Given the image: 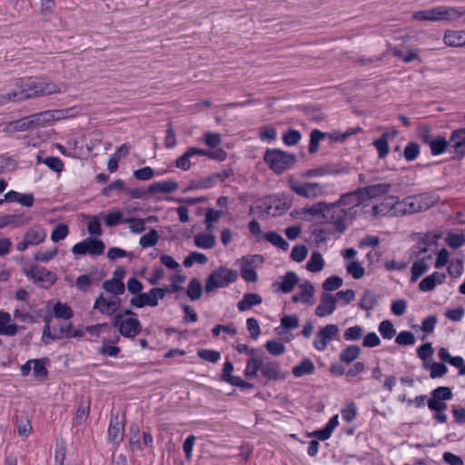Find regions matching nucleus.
<instances>
[{
  "label": "nucleus",
  "mask_w": 465,
  "mask_h": 465,
  "mask_svg": "<svg viewBox=\"0 0 465 465\" xmlns=\"http://www.w3.org/2000/svg\"><path fill=\"white\" fill-rule=\"evenodd\" d=\"M41 79H18L15 88L12 91L0 92V104L8 103H19L26 99L41 97Z\"/></svg>",
  "instance_id": "1"
},
{
  "label": "nucleus",
  "mask_w": 465,
  "mask_h": 465,
  "mask_svg": "<svg viewBox=\"0 0 465 465\" xmlns=\"http://www.w3.org/2000/svg\"><path fill=\"white\" fill-rule=\"evenodd\" d=\"M465 15V7L439 5L436 7L416 11L412 14V19L417 21H456Z\"/></svg>",
  "instance_id": "2"
},
{
  "label": "nucleus",
  "mask_w": 465,
  "mask_h": 465,
  "mask_svg": "<svg viewBox=\"0 0 465 465\" xmlns=\"http://www.w3.org/2000/svg\"><path fill=\"white\" fill-rule=\"evenodd\" d=\"M378 195V186L371 185L365 188L358 189L354 192L344 193L337 201V203L344 208L351 217H355L358 213V208L361 205H367L366 202Z\"/></svg>",
  "instance_id": "3"
},
{
  "label": "nucleus",
  "mask_w": 465,
  "mask_h": 465,
  "mask_svg": "<svg viewBox=\"0 0 465 465\" xmlns=\"http://www.w3.org/2000/svg\"><path fill=\"white\" fill-rule=\"evenodd\" d=\"M238 272L225 266H219L213 270L205 281L204 290L210 293L217 289L227 287L236 282Z\"/></svg>",
  "instance_id": "4"
},
{
  "label": "nucleus",
  "mask_w": 465,
  "mask_h": 465,
  "mask_svg": "<svg viewBox=\"0 0 465 465\" xmlns=\"http://www.w3.org/2000/svg\"><path fill=\"white\" fill-rule=\"evenodd\" d=\"M84 331L79 328H74L71 322H46L44 330V340H57L71 337H82Z\"/></svg>",
  "instance_id": "5"
},
{
  "label": "nucleus",
  "mask_w": 465,
  "mask_h": 465,
  "mask_svg": "<svg viewBox=\"0 0 465 465\" xmlns=\"http://www.w3.org/2000/svg\"><path fill=\"white\" fill-rule=\"evenodd\" d=\"M390 183H380V215L397 216L401 214V204L399 196L392 193Z\"/></svg>",
  "instance_id": "6"
},
{
  "label": "nucleus",
  "mask_w": 465,
  "mask_h": 465,
  "mask_svg": "<svg viewBox=\"0 0 465 465\" xmlns=\"http://www.w3.org/2000/svg\"><path fill=\"white\" fill-rule=\"evenodd\" d=\"M264 162L276 173H282L295 163V155L280 149H268L263 155Z\"/></svg>",
  "instance_id": "7"
},
{
  "label": "nucleus",
  "mask_w": 465,
  "mask_h": 465,
  "mask_svg": "<svg viewBox=\"0 0 465 465\" xmlns=\"http://www.w3.org/2000/svg\"><path fill=\"white\" fill-rule=\"evenodd\" d=\"M352 218L344 208L335 202L328 204L324 222L331 223L337 232L342 233Z\"/></svg>",
  "instance_id": "8"
},
{
  "label": "nucleus",
  "mask_w": 465,
  "mask_h": 465,
  "mask_svg": "<svg viewBox=\"0 0 465 465\" xmlns=\"http://www.w3.org/2000/svg\"><path fill=\"white\" fill-rule=\"evenodd\" d=\"M241 276L246 282H255L258 280L256 270L262 267L263 257L260 254L243 256L238 261Z\"/></svg>",
  "instance_id": "9"
},
{
  "label": "nucleus",
  "mask_w": 465,
  "mask_h": 465,
  "mask_svg": "<svg viewBox=\"0 0 465 465\" xmlns=\"http://www.w3.org/2000/svg\"><path fill=\"white\" fill-rule=\"evenodd\" d=\"M289 184L292 192L308 199H315L325 193V186L319 183H302L298 181L291 180Z\"/></svg>",
  "instance_id": "10"
},
{
  "label": "nucleus",
  "mask_w": 465,
  "mask_h": 465,
  "mask_svg": "<svg viewBox=\"0 0 465 465\" xmlns=\"http://www.w3.org/2000/svg\"><path fill=\"white\" fill-rule=\"evenodd\" d=\"M167 288H153L149 292L140 293L131 300V304L137 308L143 306L154 307L158 304L159 300L164 298L165 294L169 292Z\"/></svg>",
  "instance_id": "11"
},
{
  "label": "nucleus",
  "mask_w": 465,
  "mask_h": 465,
  "mask_svg": "<svg viewBox=\"0 0 465 465\" xmlns=\"http://www.w3.org/2000/svg\"><path fill=\"white\" fill-rule=\"evenodd\" d=\"M104 251V244L101 240L86 238L84 241L74 244L72 252L74 255H101Z\"/></svg>",
  "instance_id": "12"
},
{
  "label": "nucleus",
  "mask_w": 465,
  "mask_h": 465,
  "mask_svg": "<svg viewBox=\"0 0 465 465\" xmlns=\"http://www.w3.org/2000/svg\"><path fill=\"white\" fill-rule=\"evenodd\" d=\"M25 274L34 280L35 283L42 287H49L55 282V275L45 268L33 267L30 270H25Z\"/></svg>",
  "instance_id": "13"
},
{
  "label": "nucleus",
  "mask_w": 465,
  "mask_h": 465,
  "mask_svg": "<svg viewBox=\"0 0 465 465\" xmlns=\"http://www.w3.org/2000/svg\"><path fill=\"white\" fill-rule=\"evenodd\" d=\"M338 331V327L334 324H329L321 329L314 340V347L318 351H323L327 344L337 335Z\"/></svg>",
  "instance_id": "14"
},
{
  "label": "nucleus",
  "mask_w": 465,
  "mask_h": 465,
  "mask_svg": "<svg viewBox=\"0 0 465 465\" xmlns=\"http://www.w3.org/2000/svg\"><path fill=\"white\" fill-rule=\"evenodd\" d=\"M335 306L336 304L333 300V295L328 292H323L320 299V302L316 307L315 313L321 318L330 316L335 310Z\"/></svg>",
  "instance_id": "15"
},
{
  "label": "nucleus",
  "mask_w": 465,
  "mask_h": 465,
  "mask_svg": "<svg viewBox=\"0 0 465 465\" xmlns=\"http://www.w3.org/2000/svg\"><path fill=\"white\" fill-rule=\"evenodd\" d=\"M114 333L118 331L123 336L134 337L141 331L140 322H114Z\"/></svg>",
  "instance_id": "16"
},
{
  "label": "nucleus",
  "mask_w": 465,
  "mask_h": 465,
  "mask_svg": "<svg viewBox=\"0 0 465 465\" xmlns=\"http://www.w3.org/2000/svg\"><path fill=\"white\" fill-rule=\"evenodd\" d=\"M299 292L292 296V301L294 302H302L305 304H313L314 303V287L313 285L307 282L299 286Z\"/></svg>",
  "instance_id": "17"
},
{
  "label": "nucleus",
  "mask_w": 465,
  "mask_h": 465,
  "mask_svg": "<svg viewBox=\"0 0 465 465\" xmlns=\"http://www.w3.org/2000/svg\"><path fill=\"white\" fill-rule=\"evenodd\" d=\"M262 374L269 380H280L284 378L281 373L280 365L277 361H269L266 358H262Z\"/></svg>",
  "instance_id": "18"
},
{
  "label": "nucleus",
  "mask_w": 465,
  "mask_h": 465,
  "mask_svg": "<svg viewBox=\"0 0 465 465\" xmlns=\"http://www.w3.org/2000/svg\"><path fill=\"white\" fill-rule=\"evenodd\" d=\"M449 146L454 149L456 153L465 155V128H460L451 133Z\"/></svg>",
  "instance_id": "19"
},
{
  "label": "nucleus",
  "mask_w": 465,
  "mask_h": 465,
  "mask_svg": "<svg viewBox=\"0 0 465 465\" xmlns=\"http://www.w3.org/2000/svg\"><path fill=\"white\" fill-rule=\"evenodd\" d=\"M201 153H203L202 149L196 147L189 148L183 155L177 158L175 162L176 167L183 171L189 170L193 163L192 160L195 156H201Z\"/></svg>",
  "instance_id": "20"
},
{
  "label": "nucleus",
  "mask_w": 465,
  "mask_h": 465,
  "mask_svg": "<svg viewBox=\"0 0 465 465\" xmlns=\"http://www.w3.org/2000/svg\"><path fill=\"white\" fill-rule=\"evenodd\" d=\"M443 42L446 45L451 47L465 45V30H446Z\"/></svg>",
  "instance_id": "21"
},
{
  "label": "nucleus",
  "mask_w": 465,
  "mask_h": 465,
  "mask_svg": "<svg viewBox=\"0 0 465 465\" xmlns=\"http://www.w3.org/2000/svg\"><path fill=\"white\" fill-rule=\"evenodd\" d=\"M94 308L95 310L100 311L102 314L105 316H110L114 312H115V311L118 308V299L113 298L107 300L104 297L101 296L96 300Z\"/></svg>",
  "instance_id": "22"
},
{
  "label": "nucleus",
  "mask_w": 465,
  "mask_h": 465,
  "mask_svg": "<svg viewBox=\"0 0 465 465\" xmlns=\"http://www.w3.org/2000/svg\"><path fill=\"white\" fill-rule=\"evenodd\" d=\"M124 424L119 420L117 416H112L110 420L108 437L109 440L115 444H118L123 440Z\"/></svg>",
  "instance_id": "23"
},
{
  "label": "nucleus",
  "mask_w": 465,
  "mask_h": 465,
  "mask_svg": "<svg viewBox=\"0 0 465 465\" xmlns=\"http://www.w3.org/2000/svg\"><path fill=\"white\" fill-rule=\"evenodd\" d=\"M31 129H33V128H32L29 115H28V116L23 117L21 119H18L16 121L8 123L7 124H5L3 131L5 134H15L17 132H25V131L31 130Z\"/></svg>",
  "instance_id": "24"
},
{
  "label": "nucleus",
  "mask_w": 465,
  "mask_h": 465,
  "mask_svg": "<svg viewBox=\"0 0 465 465\" xmlns=\"http://www.w3.org/2000/svg\"><path fill=\"white\" fill-rule=\"evenodd\" d=\"M393 54L404 63H411L412 61H418L421 63V58L418 49H408L405 50L401 47L395 46L392 48Z\"/></svg>",
  "instance_id": "25"
},
{
  "label": "nucleus",
  "mask_w": 465,
  "mask_h": 465,
  "mask_svg": "<svg viewBox=\"0 0 465 465\" xmlns=\"http://www.w3.org/2000/svg\"><path fill=\"white\" fill-rule=\"evenodd\" d=\"M45 231L42 227L35 225L31 227L25 233L24 238L26 240V242H28L30 245H37L43 242L45 240Z\"/></svg>",
  "instance_id": "26"
},
{
  "label": "nucleus",
  "mask_w": 465,
  "mask_h": 465,
  "mask_svg": "<svg viewBox=\"0 0 465 465\" xmlns=\"http://www.w3.org/2000/svg\"><path fill=\"white\" fill-rule=\"evenodd\" d=\"M66 84L41 79V96L59 94L65 91Z\"/></svg>",
  "instance_id": "27"
},
{
  "label": "nucleus",
  "mask_w": 465,
  "mask_h": 465,
  "mask_svg": "<svg viewBox=\"0 0 465 465\" xmlns=\"http://www.w3.org/2000/svg\"><path fill=\"white\" fill-rule=\"evenodd\" d=\"M5 200L13 203H19L25 207H31L34 204L33 194H24L15 191H9L5 195Z\"/></svg>",
  "instance_id": "28"
},
{
  "label": "nucleus",
  "mask_w": 465,
  "mask_h": 465,
  "mask_svg": "<svg viewBox=\"0 0 465 465\" xmlns=\"http://www.w3.org/2000/svg\"><path fill=\"white\" fill-rule=\"evenodd\" d=\"M262 363V357L257 353H252V356L247 361L245 369V376L253 378L257 376L258 371H261Z\"/></svg>",
  "instance_id": "29"
},
{
  "label": "nucleus",
  "mask_w": 465,
  "mask_h": 465,
  "mask_svg": "<svg viewBox=\"0 0 465 465\" xmlns=\"http://www.w3.org/2000/svg\"><path fill=\"white\" fill-rule=\"evenodd\" d=\"M178 189V183L172 180H165L161 182L153 183L150 184L151 193H173Z\"/></svg>",
  "instance_id": "30"
},
{
  "label": "nucleus",
  "mask_w": 465,
  "mask_h": 465,
  "mask_svg": "<svg viewBox=\"0 0 465 465\" xmlns=\"http://www.w3.org/2000/svg\"><path fill=\"white\" fill-rule=\"evenodd\" d=\"M420 203L419 202L417 195H411L405 198L401 202V214L421 212Z\"/></svg>",
  "instance_id": "31"
},
{
  "label": "nucleus",
  "mask_w": 465,
  "mask_h": 465,
  "mask_svg": "<svg viewBox=\"0 0 465 465\" xmlns=\"http://www.w3.org/2000/svg\"><path fill=\"white\" fill-rule=\"evenodd\" d=\"M119 340V336L114 334V338L109 339L108 341H104L103 345L99 349V353L104 356L116 357L120 352V348L114 346V343L117 342Z\"/></svg>",
  "instance_id": "32"
},
{
  "label": "nucleus",
  "mask_w": 465,
  "mask_h": 465,
  "mask_svg": "<svg viewBox=\"0 0 465 465\" xmlns=\"http://www.w3.org/2000/svg\"><path fill=\"white\" fill-rule=\"evenodd\" d=\"M298 282V275L294 272H288L284 276L282 277L279 288L282 292L287 293L293 290Z\"/></svg>",
  "instance_id": "33"
},
{
  "label": "nucleus",
  "mask_w": 465,
  "mask_h": 465,
  "mask_svg": "<svg viewBox=\"0 0 465 465\" xmlns=\"http://www.w3.org/2000/svg\"><path fill=\"white\" fill-rule=\"evenodd\" d=\"M261 302L262 297L259 294L249 292L243 295L237 307L240 311H247L253 305L260 304Z\"/></svg>",
  "instance_id": "34"
},
{
  "label": "nucleus",
  "mask_w": 465,
  "mask_h": 465,
  "mask_svg": "<svg viewBox=\"0 0 465 465\" xmlns=\"http://www.w3.org/2000/svg\"><path fill=\"white\" fill-rule=\"evenodd\" d=\"M314 370V363L310 359H304L300 364L292 368V374L299 378L306 374L313 373Z\"/></svg>",
  "instance_id": "35"
},
{
  "label": "nucleus",
  "mask_w": 465,
  "mask_h": 465,
  "mask_svg": "<svg viewBox=\"0 0 465 465\" xmlns=\"http://www.w3.org/2000/svg\"><path fill=\"white\" fill-rule=\"evenodd\" d=\"M324 266V260L319 252H313L306 264L308 271L312 272H320Z\"/></svg>",
  "instance_id": "36"
},
{
  "label": "nucleus",
  "mask_w": 465,
  "mask_h": 465,
  "mask_svg": "<svg viewBox=\"0 0 465 465\" xmlns=\"http://www.w3.org/2000/svg\"><path fill=\"white\" fill-rule=\"evenodd\" d=\"M126 218L124 216L122 210H114L104 215V221L106 226L113 227L119 223H125Z\"/></svg>",
  "instance_id": "37"
},
{
  "label": "nucleus",
  "mask_w": 465,
  "mask_h": 465,
  "mask_svg": "<svg viewBox=\"0 0 465 465\" xmlns=\"http://www.w3.org/2000/svg\"><path fill=\"white\" fill-rule=\"evenodd\" d=\"M216 242L215 237L209 233H200L194 237V244L198 248L212 249Z\"/></svg>",
  "instance_id": "38"
},
{
  "label": "nucleus",
  "mask_w": 465,
  "mask_h": 465,
  "mask_svg": "<svg viewBox=\"0 0 465 465\" xmlns=\"http://www.w3.org/2000/svg\"><path fill=\"white\" fill-rule=\"evenodd\" d=\"M203 293V285L199 279L193 278L187 287V295L192 301L199 300Z\"/></svg>",
  "instance_id": "39"
},
{
  "label": "nucleus",
  "mask_w": 465,
  "mask_h": 465,
  "mask_svg": "<svg viewBox=\"0 0 465 465\" xmlns=\"http://www.w3.org/2000/svg\"><path fill=\"white\" fill-rule=\"evenodd\" d=\"M32 128H38L40 126H44L46 124L52 123V118H50V114L47 111H44L41 113L34 114L29 115Z\"/></svg>",
  "instance_id": "40"
},
{
  "label": "nucleus",
  "mask_w": 465,
  "mask_h": 465,
  "mask_svg": "<svg viewBox=\"0 0 465 465\" xmlns=\"http://www.w3.org/2000/svg\"><path fill=\"white\" fill-rule=\"evenodd\" d=\"M33 374L37 381H45L48 375V371L45 367V361L44 359H37L34 361Z\"/></svg>",
  "instance_id": "41"
},
{
  "label": "nucleus",
  "mask_w": 465,
  "mask_h": 465,
  "mask_svg": "<svg viewBox=\"0 0 465 465\" xmlns=\"http://www.w3.org/2000/svg\"><path fill=\"white\" fill-rule=\"evenodd\" d=\"M104 289L114 295L122 294L124 292V284L120 279H112L104 282Z\"/></svg>",
  "instance_id": "42"
},
{
  "label": "nucleus",
  "mask_w": 465,
  "mask_h": 465,
  "mask_svg": "<svg viewBox=\"0 0 465 465\" xmlns=\"http://www.w3.org/2000/svg\"><path fill=\"white\" fill-rule=\"evenodd\" d=\"M448 146V141L442 136H438L435 139L430 141V147L433 155H439L444 153Z\"/></svg>",
  "instance_id": "43"
},
{
  "label": "nucleus",
  "mask_w": 465,
  "mask_h": 465,
  "mask_svg": "<svg viewBox=\"0 0 465 465\" xmlns=\"http://www.w3.org/2000/svg\"><path fill=\"white\" fill-rule=\"evenodd\" d=\"M328 204L329 203L325 202L317 203L308 208H304V213L311 214L312 216H321L322 219L324 221Z\"/></svg>",
  "instance_id": "44"
},
{
  "label": "nucleus",
  "mask_w": 465,
  "mask_h": 465,
  "mask_svg": "<svg viewBox=\"0 0 465 465\" xmlns=\"http://www.w3.org/2000/svg\"><path fill=\"white\" fill-rule=\"evenodd\" d=\"M397 135V131L392 129L390 132L384 133L380 137V158L386 156L389 153L388 142L390 139L394 138Z\"/></svg>",
  "instance_id": "45"
},
{
  "label": "nucleus",
  "mask_w": 465,
  "mask_h": 465,
  "mask_svg": "<svg viewBox=\"0 0 465 465\" xmlns=\"http://www.w3.org/2000/svg\"><path fill=\"white\" fill-rule=\"evenodd\" d=\"M424 367L430 369V376L432 379L440 378L448 372V368L440 362H433L431 364L425 362Z\"/></svg>",
  "instance_id": "46"
},
{
  "label": "nucleus",
  "mask_w": 465,
  "mask_h": 465,
  "mask_svg": "<svg viewBox=\"0 0 465 465\" xmlns=\"http://www.w3.org/2000/svg\"><path fill=\"white\" fill-rule=\"evenodd\" d=\"M159 240L158 232L155 229H152L148 233L143 234L139 241L140 245L143 248H148L154 246Z\"/></svg>",
  "instance_id": "47"
},
{
  "label": "nucleus",
  "mask_w": 465,
  "mask_h": 465,
  "mask_svg": "<svg viewBox=\"0 0 465 465\" xmlns=\"http://www.w3.org/2000/svg\"><path fill=\"white\" fill-rule=\"evenodd\" d=\"M264 237L269 242L283 251H286L289 247L288 242L282 237V235L275 232H267Z\"/></svg>",
  "instance_id": "48"
},
{
  "label": "nucleus",
  "mask_w": 465,
  "mask_h": 465,
  "mask_svg": "<svg viewBox=\"0 0 465 465\" xmlns=\"http://www.w3.org/2000/svg\"><path fill=\"white\" fill-rule=\"evenodd\" d=\"M355 298V292L351 289H348L345 291H340L335 295H333V300L335 304H348Z\"/></svg>",
  "instance_id": "49"
},
{
  "label": "nucleus",
  "mask_w": 465,
  "mask_h": 465,
  "mask_svg": "<svg viewBox=\"0 0 465 465\" xmlns=\"http://www.w3.org/2000/svg\"><path fill=\"white\" fill-rule=\"evenodd\" d=\"M417 197L420 203L421 211L430 208L437 203L439 200L437 195L429 193L418 194Z\"/></svg>",
  "instance_id": "50"
},
{
  "label": "nucleus",
  "mask_w": 465,
  "mask_h": 465,
  "mask_svg": "<svg viewBox=\"0 0 465 465\" xmlns=\"http://www.w3.org/2000/svg\"><path fill=\"white\" fill-rule=\"evenodd\" d=\"M326 136V134L314 129L310 134L309 153H315L319 149V143Z\"/></svg>",
  "instance_id": "51"
},
{
  "label": "nucleus",
  "mask_w": 465,
  "mask_h": 465,
  "mask_svg": "<svg viewBox=\"0 0 465 465\" xmlns=\"http://www.w3.org/2000/svg\"><path fill=\"white\" fill-rule=\"evenodd\" d=\"M360 353V348L356 345H350L341 353V361L345 363L353 361Z\"/></svg>",
  "instance_id": "52"
},
{
  "label": "nucleus",
  "mask_w": 465,
  "mask_h": 465,
  "mask_svg": "<svg viewBox=\"0 0 465 465\" xmlns=\"http://www.w3.org/2000/svg\"><path fill=\"white\" fill-rule=\"evenodd\" d=\"M90 411V402L89 401H81L78 404V408L75 412V421L78 423H82L86 420Z\"/></svg>",
  "instance_id": "53"
},
{
  "label": "nucleus",
  "mask_w": 465,
  "mask_h": 465,
  "mask_svg": "<svg viewBox=\"0 0 465 465\" xmlns=\"http://www.w3.org/2000/svg\"><path fill=\"white\" fill-rule=\"evenodd\" d=\"M428 269L429 266L424 259L416 261L411 266V280L416 281L419 277L425 273Z\"/></svg>",
  "instance_id": "54"
},
{
  "label": "nucleus",
  "mask_w": 465,
  "mask_h": 465,
  "mask_svg": "<svg viewBox=\"0 0 465 465\" xmlns=\"http://www.w3.org/2000/svg\"><path fill=\"white\" fill-rule=\"evenodd\" d=\"M207 260L208 259L205 254L198 252H193L184 259L183 265L185 267H191L194 263L204 264Z\"/></svg>",
  "instance_id": "55"
},
{
  "label": "nucleus",
  "mask_w": 465,
  "mask_h": 465,
  "mask_svg": "<svg viewBox=\"0 0 465 465\" xmlns=\"http://www.w3.org/2000/svg\"><path fill=\"white\" fill-rule=\"evenodd\" d=\"M420 145L417 143H409L403 151V157L407 162L414 161L420 155Z\"/></svg>",
  "instance_id": "56"
},
{
  "label": "nucleus",
  "mask_w": 465,
  "mask_h": 465,
  "mask_svg": "<svg viewBox=\"0 0 465 465\" xmlns=\"http://www.w3.org/2000/svg\"><path fill=\"white\" fill-rule=\"evenodd\" d=\"M54 315L56 318H61L64 320H69L73 316L70 307L67 304L61 302H57L54 306Z\"/></svg>",
  "instance_id": "57"
},
{
  "label": "nucleus",
  "mask_w": 465,
  "mask_h": 465,
  "mask_svg": "<svg viewBox=\"0 0 465 465\" xmlns=\"http://www.w3.org/2000/svg\"><path fill=\"white\" fill-rule=\"evenodd\" d=\"M342 282L343 281L341 277L333 275L323 282L322 288L325 292L329 293V292L338 290L342 285Z\"/></svg>",
  "instance_id": "58"
},
{
  "label": "nucleus",
  "mask_w": 465,
  "mask_h": 465,
  "mask_svg": "<svg viewBox=\"0 0 465 465\" xmlns=\"http://www.w3.org/2000/svg\"><path fill=\"white\" fill-rule=\"evenodd\" d=\"M125 223L129 224V229L134 233H140L145 230L144 220L141 218L128 217Z\"/></svg>",
  "instance_id": "59"
},
{
  "label": "nucleus",
  "mask_w": 465,
  "mask_h": 465,
  "mask_svg": "<svg viewBox=\"0 0 465 465\" xmlns=\"http://www.w3.org/2000/svg\"><path fill=\"white\" fill-rule=\"evenodd\" d=\"M301 133L294 129L288 130L287 133H285L282 135V141L286 145L292 146L297 144L301 140Z\"/></svg>",
  "instance_id": "60"
},
{
  "label": "nucleus",
  "mask_w": 465,
  "mask_h": 465,
  "mask_svg": "<svg viewBox=\"0 0 465 465\" xmlns=\"http://www.w3.org/2000/svg\"><path fill=\"white\" fill-rule=\"evenodd\" d=\"M68 226L64 223H59L52 232L51 239L53 242H57L64 240L68 235Z\"/></svg>",
  "instance_id": "61"
},
{
  "label": "nucleus",
  "mask_w": 465,
  "mask_h": 465,
  "mask_svg": "<svg viewBox=\"0 0 465 465\" xmlns=\"http://www.w3.org/2000/svg\"><path fill=\"white\" fill-rule=\"evenodd\" d=\"M415 337L412 332L408 331H401L396 337V343L401 346H408L415 343Z\"/></svg>",
  "instance_id": "62"
},
{
  "label": "nucleus",
  "mask_w": 465,
  "mask_h": 465,
  "mask_svg": "<svg viewBox=\"0 0 465 465\" xmlns=\"http://www.w3.org/2000/svg\"><path fill=\"white\" fill-rule=\"evenodd\" d=\"M346 270L354 279H361L363 277L365 270L358 262H351L347 264Z\"/></svg>",
  "instance_id": "63"
},
{
  "label": "nucleus",
  "mask_w": 465,
  "mask_h": 465,
  "mask_svg": "<svg viewBox=\"0 0 465 465\" xmlns=\"http://www.w3.org/2000/svg\"><path fill=\"white\" fill-rule=\"evenodd\" d=\"M445 242L450 247L457 249L465 243V237L462 234L449 233Z\"/></svg>",
  "instance_id": "64"
}]
</instances>
